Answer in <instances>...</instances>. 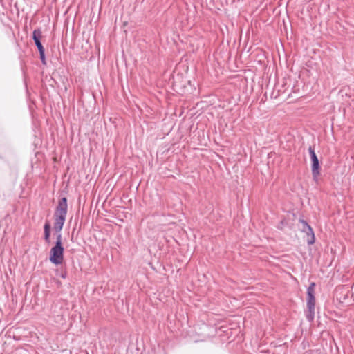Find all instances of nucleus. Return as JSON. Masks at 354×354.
<instances>
[{"label": "nucleus", "mask_w": 354, "mask_h": 354, "mask_svg": "<svg viewBox=\"0 0 354 354\" xmlns=\"http://www.w3.org/2000/svg\"><path fill=\"white\" fill-rule=\"evenodd\" d=\"M67 210V199L64 197L59 201L55 212L54 228L57 232H59L63 228L66 218Z\"/></svg>", "instance_id": "1"}, {"label": "nucleus", "mask_w": 354, "mask_h": 354, "mask_svg": "<svg viewBox=\"0 0 354 354\" xmlns=\"http://www.w3.org/2000/svg\"><path fill=\"white\" fill-rule=\"evenodd\" d=\"M50 261L55 264L59 265L64 259V248L62 244V234L57 236L55 245L50 251Z\"/></svg>", "instance_id": "2"}, {"label": "nucleus", "mask_w": 354, "mask_h": 354, "mask_svg": "<svg viewBox=\"0 0 354 354\" xmlns=\"http://www.w3.org/2000/svg\"><path fill=\"white\" fill-rule=\"evenodd\" d=\"M315 283H312L307 289V313L306 318L308 321L311 322L314 319L315 317Z\"/></svg>", "instance_id": "3"}, {"label": "nucleus", "mask_w": 354, "mask_h": 354, "mask_svg": "<svg viewBox=\"0 0 354 354\" xmlns=\"http://www.w3.org/2000/svg\"><path fill=\"white\" fill-rule=\"evenodd\" d=\"M308 151L312 161V174L314 177H317L319 174V160L315 150L312 147H309Z\"/></svg>", "instance_id": "4"}, {"label": "nucleus", "mask_w": 354, "mask_h": 354, "mask_svg": "<svg viewBox=\"0 0 354 354\" xmlns=\"http://www.w3.org/2000/svg\"><path fill=\"white\" fill-rule=\"evenodd\" d=\"M41 37V31L39 29H36L33 31L32 39L35 41V45L37 46L39 53L42 50H44V48L43 47L40 38Z\"/></svg>", "instance_id": "5"}, {"label": "nucleus", "mask_w": 354, "mask_h": 354, "mask_svg": "<svg viewBox=\"0 0 354 354\" xmlns=\"http://www.w3.org/2000/svg\"><path fill=\"white\" fill-rule=\"evenodd\" d=\"M300 222L303 225L302 230L305 232L308 235L310 234L312 236L311 240L308 241V244H313L315 242V236L312 227L307 223L306 221L304 220H301Z\"/></svg>", "instance_id": "6"}, {"label": "nucleus", "mask_w": 354, "mask_h": 354, "mask_svg": "<svg viewBox=\"0 0 354 354\" xmlns=\"http://www.w3.org/2000/svg\"><path fill=\"white\" fill-rule=\"evenodd\" d=\"M44 239L46 241L48 242L50 239V225L46 223L44 225Z\"/></svg>", "instance_id": "7"}, {"label": "nucleus", "mask_w": 354, "mask_h": 354, "mask_svg": "<svg viewBox=\"0 0 354 354\" xmlns=\"http://www.w3.org/2000/svg\"><path fill=\"white\" fill-rule=\"evenodd\" d=\"M39 56H40V59L42 62L43 64H45L46 63V61H45V54H44V50H41L39 52Z\"/></svg>", "instance_id": "8"}, {"label": "nucleus", "mask_w": 354, "mask_h": 354, "mask_svg": "<svg viewBox=\"0 0 354 354\" xmlns=\"http://www.w3.org/2000/svg\"><path fill=\"white\" fill-rule=\"evenodd\" d=\"M62 277L65 278L66 277L65 274H62Z\"/></svg>", "instance_id": "9"}]
</instances>
